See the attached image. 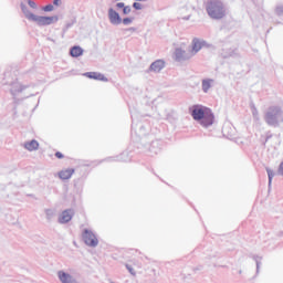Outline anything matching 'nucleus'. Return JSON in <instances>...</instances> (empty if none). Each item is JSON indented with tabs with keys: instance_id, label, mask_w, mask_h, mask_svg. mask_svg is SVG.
<instances>
[{
	"instance_id": "obj_1",
	"label": "nucleus",
	"mask_w": 283,
	"mask_h": 283,
	"mask_svg": "<svg viewBox=\"0 0 283 283\" xmlns=\"http://www.w3.org/2000/svg\"><path fill=\"white\" fill-rule=\"evenodd\" d=\"M189 113L192 116L193 120L199 123V125H201V127H205L206 129L211 127V125H213V123L216 122V115H213V111H211V108L207 106L200 104L192 105L189 108Z\"/></svg>"
},
{
	"instance_id": "obj_2",
	"label": "nucleus",
	"mask_w": 283,
	"mask_h": 283,
	"mask_svg": "<svg viewBox=\"0 0 283 283\" xmlns=\"http://www.w3.org/2000/svg\"><path fill=\"white\" fill-rule=\"evenodd\" d=\"M20 8L25 19H28V21H33L34 23H36V25H40V28L45 25H52V23L59 22V15H52V17L36 15L30 12V9H28V6H25V3L23 2L20 3Z\"/></svg>"
},
{
	"instance_id": "obj_3",
	"label": "nucleus",
	"mask_w": 283,
	"mask_h": 283,
	"mask_svg": "<svg viewBox=\"0 0 283 283\" xmlns=\"http://www.w3.org/2000/svg\"><path fill=\"white\" fill-rule=\"evenodd\" d=\"M206 12L210 19L220 21L227 17V7L221 0H208L206 3Z\"/></svg>"
},
{
	"instance_id": "obj_4",
	"label": "nucleus",
	"mask_w": 283,
	"mask_h": 283,
	"mask_svg": "<svg viewBox=\"0 0 283 283\" xmlns=\"http://www.w3.org/2000/svg\"><path fill=\"white\" fill-rule=\"evenodd\" d=\"M264 120L269 127H280V124L283 123L282 107L277 105L269 106L264 114Z\"/></svg>"
},
{
	"instance_id": "obj_5",
	"label": "nucleus",
	"mask_w": 283,
	"mask_h": 283,
	"mask_svg": "<svg viewBox=\"0 0 283 283\" xmlns=\"http://www.w3.org/2000/svg\"><path fill=\"white\" fill-rule=\"evenodd\" d=\"M4 77L1 81L2 85H10V93L13 96L14 99H17V96L21 94L24 90H28V85H21L17 78L12 77V73L6 72Z\"/></svg>"
},
{
	"instance_id": "obj_6",
	"label": "nucleus",
	"mask_w": 283,
	"mask_h": 283,
	"mask_svg": "<svg viewBox=\"0 0 283 283\" xmlns=\"http://www.w3.org/2000/svg\"><path fill=\"white\" fill-rule=\"evenodd\" d=\"M82 240L86 244V247H98V238H96V234L90 229L83 230Z\"/></svg>"
},
{
	"instance_id": "obj_7",
	"label": "nucleus",
	"mask_w": 283,
	"mask_h": 283,
	"mask_svg": "<svg viewBox=\"0 0 283 283\" xmlns=\"http://www.w3.org/2000/svg\"><path fill=\"white\" fill-rule=\"evenodd\" d=\"M202 48H209V44L207 43V41L200 38H193L191 41L190 53H192V56H196V54H198V52H200Z\"/></svg>"
},
{
	"instance_id": "obj_8",
	"label": "nucleus",
	"mask_w": 283,
	"mask_h": 283,
	"mask_svg": "<svg viewBox=\"0 0 283 283\" xmlns=\"http://www.w3.org/2000/svg\"><path fill=\"white\" fill-rule=\"evenodd\" d=\"M108 21L112 25H120L123 23V18L118 11L114 10L113 8L108 9Z\"/></svg>"
},
{
	"instance_id": "obj_9",
	"label": "nucleus",
	"mask_w": 283,
	"mask_h": 283,
	"mask_svg": "<svg viewBox=\"0 0 283 283\" xmlns=\"http://www.w3.org/2000/svg\"><path fill=\"white\" fill-rule=\"evenodd\" d=\"M192 56H193V54L191 53V51L189 53H187V51H185L182 49L175 50V60L178 61L179 63L181 61H189V59H191Z\"/></svg>"
},
{
	"instance_id": "obj_10",
	"label": "nucleus",
	"mask_w": 283,
	"mask_h": 283,
	"mask_svg": "<svg viewBox=\"0 0 283 283\" xmlns=\"http://www.w3.org/2000/svg\"><path fill=\"white\" fill-rule=\"evenodd\" d=\"M72 218H74V210L66 209L60 214L57 222L60 224H67V222H70Z\"/></svg>"
},
{
	"instance_id": "obj_11",
	"label": "nucleus",
	"mask_w": 283,
	"mask_h": 283,
	"mask_svg": "<svg viewBox=\"0 0 283 283\" xmlns=\"http://www.w3.org/2000/svg\"><path fill=\"white\" fill-rule=\"evenodd\" d=\"M57 277L62 283H78V281H76L74 276L63 270L57 272Z\"/></svg>"
},
{
	"instance_id": "obj_12",
	"label": "nucleus",
	"mask_w": 283,
	"mask_h": 283,
	"mask_svg": "<svg viewBox=\"0 0 283 283\" xmlns=\"http://www.w3.org/2000/svg\"><path fill=\"white\" fill-rule=\"evenodd\" d=\"M83 76H86V78H93L94 81H103V83H107V81H109L105 75L98 72H86Z\"/></svg>"
},
{
	"instance_id": "obj_13",
	"label": "nucleus",
	"mask_w": 283,
	"mask_h": 283,
	"mask_svg": "<svg viewBox=\"0 0 283 283\" xmlns=\"http://www.w3.org/2000/svg\"><path fill=\"white\" fill-rule=\"evenodd\" d=\"M161 147L163 143H160V140L151 142L150 147L148 149L149 156H158V154H160Z\"/></svg>"
},
{
	"instance_id": "obj_14",
	"label": "nucleus",
	"mask_w": 283,
	"mask_h": 283,
	"mask_svg": "<svg viewBox=\"0 0 283 283\" xmlns=\"http://www.w3.org/2000/svg\"><path fill=\"white\" fill-rule=\"evenodd\" d=\"M165 70V61L163 60H156L155 62H153L149 66V72H160Z\"/></svg>"
},
{
	"instance_id": "obj_15",
	"label": "nucleus",
	"mask_w": 283,
	"mask_h": 283,
	"mask_svg": "<svg viewBox=\"0 0 283 283\" xmlns=\"http://www.w3.org/2000/svg\"><path fill=\"white\" fill-rule=\"evenodd\" d=\"M214 80L213 78H205L201 82V90L205 94L209 93V88L213 87Z\"/></svg>"
},
{
	"instance_id": "obj_16",
	"label": "nucleus",
	"mask_w": 283,
	"mask_h": 283,
	"mask_svg": "<svg viewBox=\"0 0 283 283\" xmlns=\"http://www.w3.org/2000/svg\"><path fill=\"white\" fill-rule=\"evenodd\" d=\"M73 175H74V168H67L59 172V178L61 180H70V178H72Z\"/></svg>"
},
{
	"instance_id": "obj_17",
	"label": "nucleus",
	"mask_w": 283,
	"mask_h": 283,
	"mask_svg": "<svg viewBox=\"0 0 283 283\" xmlns=\"http://www.w3.org/2000/svg\"><path fill=\"white\" fill-rule=\"evenodd\" d=\"M70 54L71 56H73V59H78V56H83V48L78 45L72 46L70 50Z\"/></svg>"
},
{
	"instance_id": "obj_18",
	"label": "nucleus",
	"mask_w": 283,
	"mask_h": 283,
	"mask_svg": "<svg viewBox=\"0 0 283 283\" xmlns=\"http://www.w3.org/2000/svg\"><path fill=\"white\" fill-rule=\"evenodd\" d=\"M24 149H28V151H36V149H39V142L32 139L31 142L24 143Z\"/></svg>"
},
{
	"instance_id": "obj_19",
	"label": "nucleus",
	"mask_w": 283,
	"mask_h": 283,
	"mask_svg": "<svg viewBox=\"0 0 283 283\" xmlns=\"http://www.w3.org/2000/svg\"><path fill=\"white\" fill-rule=\"evenodd\" d=\"M265 171L269 178L268 187L269 189H271V185L273 184V178L275 177V172L269 167L265 168Z\"/></svg>"
},
{
	"instance_id": "obj_20",
	"label": "nucleus",
	"mask_w": 283,
	"mask_h": 283,
	"mask_svg": "<svg viewBox=\"0 0 283 283\" xmlns=\"http://www.w3.org/2000/svg\"><path fill=\"white\" fill-rule=\"evenodd\" d=\"M250 109L252 112V116L254 120H260V112L258 111V107H255V104L250 105Z\"/></svg>"
},
{
	"instance_id": "obj_21",
	"label": "nucleus",
	"mask_w": 283,
	"mask_h": 283,
	"mask_svg": "<svg viewBox=\"0 0 283 283\" xmlns=\"http://www.w3.org/2000/svg\"><path fill=\"white\" fill-rule=\"evenodd\" d=\"M253 260L256 264V273H260V264H262L260 260H262V256L253 255Z\"/></svg>"
},
{
	"instance_id": "obj_22",
	"label": "nucleus",
	"mask_w": 283,
	"mask_h": 283,
	"mask_svg": "<svg viewBox=\"0 0 283 283\" xmlns=\"http://www.w3.org/2000/svg\"><path fill=\"white\" fill-rule=\"evenodd\" d=\"M45 213H46V220H49V222L52 221V218H54V210L48 209Z\"/></svg>"
},
{
	"instance_id": "obj_23",
	"label": "nucleus",
	"mask_w": 283,
	"mask_h": 283,
	"mask_svg": "<svg viewBox=\"0 0 283 283\" xmlns=\"http://www.w3.org/2000/svg\"><path fill=\"white\" fill-rule=\"evenodd\" d=\"M275 14H277V17H283V4L276 6Z\"/></svg>"
},
{
	"instance_id": "obj_24",
	"label": "nucleus",
	"mask_w": 283,
	"mask_h": 283,
	"mask_svg": "<svg viewBox=\"0 0 283 283\" xmlns=\"http://www.w3.org/2000/svg\"><path fill=\"white\" fill-rule=\"evenodd\" d=\"M122 23L124 25H132V23H134V18H124L122 19Z\"/></svg>"
},
{
	"instance_id": "obj_25",
	"label": "nucleus",
	"mask_w": 283,
	"mask_h": 283,
	"mask_svg": "<svg viewBox=\"0 0 283 283\" xmlns=\"http://www.w3.org/2000/svg\"><path fill=\"white\" fill-rule=\"evenodd\" d=\"M28 6H30L32 10H39V6L36 2H34V0H28Z\"/></svg>"
},
{
	"instance_id": "obj_26",
	"label": "nucleus",
	"mask_w": 283,
	"mask_h": 283,
	"mask_svg": "<svg viewBox=\"0 0 283 283\" xmlns=\"http://www.w3.org/2000/svg\"><path fill=\"white\" fill-rule=\"evenodd\" d=\"M43 12H52L54 10L53 4H46L42 8Z\"/></svg>"
},
{
	"instance_id": "obj_27",
	"label": "nucleus",
	"mask_w": 283,
	"mask_h": 283,
	"mask_svg": "<svg viewBox=\"0 0 283 283\" xmlns=\"http://www.w3.org/2000/svg\"><path fill=\"white\" fill-rule=\"evenodd\" d=\"M125 268L130 273V275H136V270H134V268L132 265L125 264Z\"/></svg>"
},
{
	"instance_id": "obj_28",
	"label": "nucleus",
	"mask_w": 283,
	"mask_h": 283,
	"mask_svg": "<svg viewBox=\"0 0 283 283\" xmlns=\"http://www.w3.org/2000/svg\"><path fill=\"white\" fill-rule=\"evenodd\" d=\"M132 12V7L130 6H125L123 8V14H129Z\"/></svg>"
},
{
	"instance_id": "obj_29",
	"label": "nucleus",
	"mask_w": 283,
	"mask_h": 283,
	"mask_svg": "<svg viewBox=\"0 0 283 283\" xmlns=\"http://www.w3.org/2000/svg\"><path fill=\"white\" fill-rule=\"evenodd\" d=\"M271 138H273V134H271V132H268L266 135H265L264 145H266V143H269V140H271Z\"/></svg>"
},
{
	"instance_id": "obj_30",
	"label": "nucleus",
	"mask_w": 283,
	"mask_h": 283,
	"mask_svg": "<svg viewBox=\"0 0 283 283\" xmlns=\"http://www.w3.org/2000/svg\"><path fill=\"white\" fill-rule=\"evenodd\" d=\"M133 8H134L135 10H142V9H143V4H140V2H134V3H133Z\"/></svg>"
},
{
	"instance_id": "obj_31",
	"label": "nucleus",
	"mask_w": 283,
	"mask_h": 283,
	"mask_svg": "<svg viewBox=\"0 0 283 283\" xmlns=\"http://www.w3.org/2000/svg\"><path fill=\"white\" fill-rule=\"evenodd\" d=\"M277 174L279 176H283V161L279 166Z\"/></svg>"
},
{
	"instance_id": "obj_32",
	"label": "nucleus",
	"mask_w": 283,
	"mask_h": 283,
	"mask_svg": "<svg viewBox=\"0 0 283 283\" xmlns=\"http://www.w3.org/2000/svg\"><path fill=\"white\" fill-rule=\"evenodd\" d=\"M55 157H57L60 160L63 159V158H65V156H64L63 153H61V151H56V153H55Z\"/></svg>"
},
{
	"instance_id": "obj_33",
	"label": "nucleus",
	"mask_w": 283,
	"mask_h": 283,
	"mask_svg": "<svg viewBox=\"0 0 283 283\" xmlns=\"http://www.w3.org/2000/svg\"><path fill=\"white\" fill-rule=\"evenodd\" d=\"M116 8H125V2H117Z\"/></svg>"
},
{
	"instance_id": "obj_34",
	"label": "nucleus",
	"mask_w": 283,
	"mask_h": 283,
	"mask_svg": "<svg viewBox=\"0 0 283 283\" xmlns=\"http://www.w3.org/2000/svg\"><path fill=\"white\" fill-rule=\"evenodd\" d=\"M53 6H61V0H53Z\"/></svg>"
},
{
	"instance_id": "obj_35",
	"label": "nucleus",
	"mask_w": 283,
	"mask_h": 283,
	"mask_svg": "<svg viewBox=\"0 0 283 283\" xmlns=\"http://www.w3.org/2000/svg\"><path fill=\"white\" fill-rule=\"evenodd\" d=\"M127 32H136V28L130 27V28L127 29Z\"/></svg>"
},
{
	"instance_id": "obj_36",
	"label": "nucleus",
	"mask_w": 283,
	"mask_h": 283,
	"mask_svg": "<svg viewBox=\"0 0 283 283\" xmlns=\"http://www.w3.org/2000/svg\"><path fill=\"white\" fill-rule=\"evenodd\" d=\"M108 160H114V158H113V157H109Z\"/></svg>"
},
{
	"instance_id": "obj_37",
	"label": "nucleus",
	"mask_w": 283,
	"mask_h": 283,
	"mask_svg": "<svg viewBox=\"0 0 283 283\" xmlns=\"http://www.w3.org/2000/svg\"><path fill=\"white\" fill-rule=\"evenodd\" d=\"M140 129H145V126H140Z\"/></svg>"
},
{
	"instance_id": "obj_38",
	"label": "nucleus",
	"mask_w": 283,
	"mask_h": 283,
	"mask_svg": "<svg viewBox=\"0 0 283 283\" xmlns=\"http://www.w3.org/2000/svg\"><path fill=\"white\" fill-rule=\"evenodd\" d=\"M241 273H242V270L239 271V274H240V275H241Z\"/></svg>"
},
{
	"instance_id": "obj_39",
	"label": "nucleus",
	"mask_w": 283,
	"mask_h": 283,
	"mask_svg": "<svg viewBox=\"0 0 283 283\" xmlns=\"http://www.w3.org/2000/svg\"><path fill=\"white\" fill-rule=\"evenodd\" d=\"M186 20L189 21V17H187Z\"/></svg>"
}]
</instances>
